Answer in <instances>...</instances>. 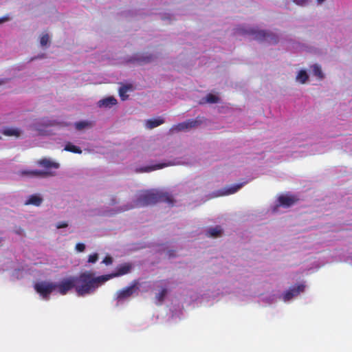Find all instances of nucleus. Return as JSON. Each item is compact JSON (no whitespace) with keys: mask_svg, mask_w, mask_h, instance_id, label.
Masks as SVG:
<instances>
[{"mask_svg":"<svg viewBox=\"0 0 352 352\" xmlns=\"http://www.w3.org/2000/svg\"><path fill=\"white\" fill-rule=\"evenodd\" d=\"M107 281L106 274L96 276L94 272L86 271L76 277V292L80 296L91 295Z\"/></svg>","mask_w":352,"mask_h":352,"instance_id":"nucleus-1","label":"nucleus"},{"mask_svg":"<svg viewBox=\"0 0 352 352\" xmlns=\"http://www.w3.org/2000/svg\"><path fill=\"white\" fill-rule=\"evenodd\" d=\"M153 199L154 191L153 189L139 191L136 193L135 199L130 204L124 206L122 210L125 211L147 206Z\"/></svg>","mask_w":352,"mask_h":352,"instance_id":"nucleus-2","label":"nucleus"},{"mask_svg":"<svg viewBox=\"0 0 352 352\" xmlns=\"http://www.w3.org/2000/svg\"><path fill=\"white\" fill-rule=\"evenodd\" d=\"M56 283L48 280H37L34 287L43 300H47L52 294L56 293Z\"/></svg>","mask_w":352,"mask_h":352,"instance_id":"nucleus-3","label":"nucleus"},{"mask_svg":"<svg viewBox=\"0 0 352 352\" xmlns=\"http://www.w3.org/2000/svg\"><path fill=\"white\" fill-rule=\"evenodd\" d=\"M298 201L296 196L291 193H283L278 195L275 201L270 206V210L273 213L279 212V208H289L294 206Z\"/></svg>","mask_w":352,"mask_h":352,"instance_id":"nucleus-4","label":"nucleus"},{"mask_svg":"<svg viewBox=\"0 0 352 352\" xmlns=\"http://www.w3.org/2000/svg\"><path fill=\"white\" fill-rule=\"evenodd\" d=\"M248 32L252 35L253 38L260 41H265L271 44L276 43L278 41V35L271 31L251 28Z\"/></svg>","mask_w":352,"mask_h":352,"instance_id":"nucleus-5","label":"nucleus"},{"mask_svg":"<svg viewBox=\"0 0 352 352\" xmlns=\"http://www.w3.org/2000/svg\"><path fill=\"white\" fill-rule=\"evenodd\" d=\"M305 288L306 285L304 283H297L283 292L280 296V299L285 302H290L296 298L300 294L303 293Z\"/></svg>","mask_w":352,"mask_h":352,"instance_id":"nucleus-6","label":"nucleus"},{"mask_svg":"<svg viewBox=\"0 0 352 352\" xmlns=\"http://www.w3.org/2000/svg\"><path fill=\"white\" fill-rule=\"evenodd\" d=\"M138 289L137 284L133 283L117 291L114 296V299L116 301V305L120 306L124 302L128 301L133 294L137 292Z\"/></svg>","mask_w":352,"mask_h":352,"instance_id":"nucleus-7","label":"nucleus"},{"mask_svg":"<svg viewBox=\"0 0 352 352\" xmlns=\"http://www.w3.org/2000/svg\"><path fill=\"white\" fill-rule=\"evenodd\" d=\"M73 287L76 288V277L65 278L60 283H56V292L65 295Z\"/></svg>","mask_w":352,"mask_h":352,"instance_id":"nucleus-8","label":"nucleus"},{"mask_svg":"<svg viewBox=\"0 0 352 352\" xmlns=\"http://www.w3.org/2000/svg\"><path fill=\"white\" fill-rule=\"evenodd\" d=\"M133 268V265L131 263H123L117 267L116 270L111 273L106 274L108 280L113 279L116 277L122 276L125 274H127L131 272Z\"/></svg>","mask_w":352,"mask_h":352,"instance_id":"nucleus-9","label":"nucleus"},{"mask_svg":"<svg viewBox=\"0 0 352 352\" xmlns=\"http://www.w3.org/2000/svg\"><path fill=\"white\" fill-rule=\"evenodd\" d=\"M155 290V299L162 302L166 296L169 290V283L167 281H160L157 283Z\"/></svg>","mask_w":352,"mask_h":352,"instance_id":"nucleus-10","label":"nucleus"},{"mask_svg":"<svg viewBox=\"0 0 352 352\" xmlns=\"http://www.w3.org/2000/svg\"><path fill=\"white\" fill-rule=\"evenodd\" d=\"M52 34L49 31L45 30L41 32L38 37L39 46L43 49H48L52 43Z\"/></svg>","mask_w":352,"mask_h":352,"instance_id":"nucleus-11","label":"nucleus"},{"mask_svg":"<svg viewBox=\"0 0 352 352\" xmlns=\"http://www.w3.org/2000/svg\"><path fill=\"white\" fill-rule=\"evenodd\" d=\"M280 296L276 292H270L263 294L259 298V302L264 305H271L276 303L280 298Z\"/></svg>","mask_w":352,"mask_h":352,"instance_id":"nucleus-12","label":"nucleus"},{"mask_svg":"<svg viewBox=\"0 0 352 352\" xmlns=\"http://www.w3.org/2000/svg\"><path fill=\"white\" fill-rule=\"evenodd\" d=\"M244 184H236L230 186L226 187L219 191H218L214 197L226 196L234 194L239 189L242 188Z\"/></svg>","mask_w":352,"mask_h":352,"instance_id":"nucleus-13","label":"nucleus"},{"mask_svg":"<svg viewBox=\"0 0 352 352\" xmlns=\"http://www.w3.org/2000/svg\"><path fill=\"white\" fill-rule=\"evenodd\" d=\"M158 202H165L168 205H173V199L170 195L163 190H155V204Z\"/></svg>","mask_w":352,"mask_h":352,"instance_id":"nucleus-14","label":"nucleus"},{"mask_svg":"<svg viewBox=\"0 0 352 352\" xmlns=\"http://www.w3.org/2000/svg\"><path fill=\"white\" fill-rule=\"evenodd\" d=\"M54 121L47 120V119H43L40 121L38 125L35 126V129L38 132L40 135H47L50 134L49 130L46 129H43L42 126H49L54 125Z\"/></svg>","mask_w":352,"mask_h":352,"instance_id":"nucleus-15","label":"nucleus"},{"mask_svg":"<svg viewBox=\"0 0 352 352\" xmlns=\"http://www.w3.org/2000/svg\"><path fill=\"white\" fill-rule=\"evenodd\" d=\"M117 104V100L113 96H108L98 102L100 108L109 109Z\"/></svg>","mask_w":352,"mask_h":352,"instance_id":"nucleus-16","label":"nucleus"},{"mask_svg":"<svg viewBox=\"0 0 352 352\" xmlns=\"http://www.w3.org/2000/svg\"><path fill=\"white\" fill-rule=\"evenodd\" d=\"M309 76L305 69H300L296 72V82L300 84H306L309 81Z\"/></svg>","mask_w":352,"mask_h":352,"instance_id":"nucleus-17","label":"nucleus"},{"mask_svg":"<svg viewBox=\"0 0 352 352\" xmlns=\"http://www.w3.org/2000/svg\"><path fill=\"white\" fill-rule=\"evenodd\" d=\"M39 164L47 170L58 169L60 166L58 162L50 158L41 160L39 162Z\"/></svg>","mask_w":352,"mask_h":352,"instance_id":"nucleus-18","label":"nucleus"},{"mask_svg":"<svg viewBox=\"0 0 352 352\" xmlns=\"http://www.w3.org/2000/svg\"><path fill=\"white\" fill-rule=\"evenodd\" d=\"M197 124V122L194 120H188L182 123H179L175 126V129L177 131H186L190 129L195 127Z\"/></svg>","mask_w":352,"mask_h":352,"instance_id":"nucleus-19","label":"nucleus"},{"mask_svg":"<svg viewBox=\"0 0 352 352\" xmlns=\"http://www.w3.org/2000/svg\"><path fill=\"white\" fill-rule=\"evenodd\" d=\"M3 134L7 136L18 138L21 134V131L16 127H5L2 130Z\"/></svg>","mask_w":352,"mask_h":352,"instance_id":"nucleus-20","label":"nucleus"},{"mask_svg":"<svg viewBox=\"0 0 352 352\" xmlns=\"http://www.w3.org/2000/svg\"><path fill=\"white\" fill-rule=\"evenodd\" d=\"M221 102V98L217 94H208L206 96L205 98H202L201 103H219Z\"/></svg>","mask_w":352,"mask_h":352,"instance_id":"nucleus-21","label":"nucleus"},{"mask_svg":"<svg viewBox=\"0 0 352 352\" xmlns=\"http://www.w3.org/2000/svg\"><path fill=\"white\" fill-rule=\"evenodd\" d=\"M43 202V199L40 195H33L30 196L25 202V205H34L39 206Z\"/></svg>","mask_w":352,"mask_h":352,"instance_id":"nucleus-22","label":"nucleus"},{"mask_svg":"<svg viewBox=\"0 0 352 352\" xmlns=\"http://www.w3.org/2000/svg\"><path fill=\"white\" fill-rule=\"evenodd\" d=\"M132 90V86L131 85L121 86L119 89V95L122 100H126L128 98L127 93Z\"/></svg>","mask_w":352,"mask_h":352,"instance_id":"nucleus-23","label":"nucleus"},{"mask_svg":"<svg viewBox=\"0 0 352 352\" xmlns=\"http://www.w3.org/2000/svg\"><path fill=\"white\" fill-rule=\"evenodd\" d=\"M156 252H161V254L164 256H171L173 255V253L169 250L168 247L164 245H155Z\"/></svg>","mask_w":352,"mask_h":352,"instance_id":"nucleus-24","label":"nucleus"},{"mask_svg":"<svg viewBox=\"0 0 352 352\" xmlns=\"http://www.w3.org/2000/svg\"><path fill=\"white\" fill-rule=\"evenodd\" d=\"M311 69L313 74L318 79H322L324 78V74L320 65L318 64L312 65Z\"/></svg>","mask_w":352,"mask_h":352,"instance_id":"nucleus-25","label":"nucleus"},{"mask_svg":"<svg viewBox=\"0 0 352 352\" xmlns=\"http://www.w3.org/2000/svg\"><path fill=\"white\" fill-rule=\"evenodd\" d=\"M22 175H28L30 177H35V176L41 175H52L53 173L52 172L47 173V172H40V171H36V170H24L22 172Z\"/></svg>","mask_w":352,"mask_h":352,"instance_id":"nucleus-26","label":"nucleus"},{"mask_svg":"<svg viewBox=\"0 0 352 352\" xmlns=\"http://www.w3.org/2000/svg\"><path fill=\"white\" fill-rule=\"evenodd\" d=\"M157 14L159 18L165 22H170L175 19L174 16L170 12H159Z\"/></svg>","mask_w":352,"mask_h":352,"instance_id":"nucleus-27","label":"nucleus"},{"mask_svg":"<svg viewBox=\"0 0 352 352\" xmlns=\"http://www.w3.org/2000/svg\"><path fill=\"white\" fill-rule=\"evenodd\" d=\"M65 150L67 151L72 152L74 153H78V154H80L82 153V151L79 147H78L71 143H68L67 144H66V146L65 147Z\"/></svg>","mask_w":352,"mask_h":352,"instance_id":"nucleus-28","label":"nucleus"},{"mask_svg":"<svg viewBox=\"0 0 352 352\" xmlns=\"http://www.w3.org/2000/svg\"><path fill=\"white\" fill-rule=\"evenodd\" d=\"M221 232H222V229L219 226H215V227H213V228H210L208 230V233L211 236H219L221 234Z\"/></svg>","mask_w":352,"mask_h":352,"instance_id":"nucleus-29","label":"nucleus"},{"mask_svg":"<svg viewBox=\"0 0 352 352\" xmlns=\"http://www.w3.org/2000/svg\"><path fill=\"white\" fill-rule=\"evenodd\" d=\"M91 123L89 121H80L75 124L76 128L78 130H81L87 127H89Z\"/></svg>","mask_w":352,"mask_h":352,"instance_id":"nucleus-30","label":"nucleus"},{"mask_svg":"<svg viewBox=\"0 0 352 352\" xmlns=\"http://www.w3.org/2000/svg\"><path fill=\"white\" fill-rule=\"evenodd\" d=\"M98 260V254L94 253L88 256L87 262L89 263H96Z\"/></svg>","mask_w":352,"mask_h":352,"instance_id":"nucleus-31","label":"nucleus"},{"mask_svg":"<svg viewBox=\"0 0 352 352\" xmlns=\"http://www.w3.org/2000/svg\"><path fill=\"white\" fill-rule=\"evenodd\" d=\"M314 153H315L313 152L312 151L309 152V154H314ZM308 155V153H305L304 151L300 150V151H296L295 152L294 157H302V156H305V155Z\"/></svg>","mask_w":352,"mask_h":352,"instance_id":"nucleus-32","label":"nucleus"},{"mask_svg":"<svg viewBox=\"0 0 352 352\" xmlns=\"http://www.w3.org/2000/svg\"><path fill=\"white\" fill-rule=\"evenodd\" d=\"M85 248L86 246L84 243H78L76 245L75 250L78 252H82L85 251Z\"/></svg>","mask_w":352,"mask_h":352,"instance_id":"nucleus-33","label":"nucleus"},{"mask_svg":"<svg viewBox=\"0 0 352 352\" xmlns=\"http://www.w3.org/2000/svg\"><path fill=\"white\" fill-rule=\"evenodd\" d=\"M68 226V223L66 221H60L56 223V228L57 229L65 228Z\"/></svg>","mask_w":352,"mask_h":352,"instance_id":"nucleus-34","label":"nucleus"},{"mask_svg":"<svg viewBox=\"0 0 352 352\" xmlns=\"http://www.w3.org/2000/svg\"><path fill=\"white\" fill-rule=\"evenodd\" d=\"M293 1L299 6H306L309 3V0H293Z\"/></svg>","mask_w":352,"mask_h":352,"instance_id":"nucleus-35","label":"nucleus"},{"mask_svg":"<svg viewBox=\"0 0 352 352\" xmlns=\"http://www.w3.org/2000/svg\"><path fill=\"white\" fill-rule=\"evenodd\" d=\"M102 263H104L106 265H109L112 264L113 263V258L111 256H106L103 261H102Z\"/></svg>","mask_w":352,"mask_h":352,"instance_id":"nucleus-36","label":"nucleus"},{"mask_svg":"<svg viewBox=\"0 0 352 352\" xmlns=\"http://www.w3.org/2000/svg\"><path fill=\"white\" fill-rule=\"evenodd\" d=\"M146 127L148 129H153L154 128V120H148L146 122Z\"/></svg>","mask_w":352,"mask_h":352,"instance_id":"nucleus-37","label":"nucleus"},{"mask_svg":"<svg viewBox=\"0 0 352 352\" xmlns=\"http://www.w3.org/2000/svg\"><path fill=\"white\" fill-rule=\"evenodd\" d=\"M10 80L8 78L0 77V87L8 83Z\"/></svg>","mask_w":352,"mask_h":352,"instance_id":"nucleus-38","label":"nucleus"},{"mask_svg":"<svg viewBox=\"0 0 352 352\" xmlns=\"http://www.w3.org/2000/svg\"><path fill=\"white\" fill-rule=\"evenodd\" d=\"M164 122V120L162 118H155V126L162 124Z\"/></svg>","mask_w":352,"mask_h":352,"instance_id":"nucleus-39","label":"nucleus"},{"mask_svg":"<svg viewBox=\"0 0 352 352\" xmlns=\"http://www.w3.org/2000/svg\"><path fill=\"white\" fill-rule=\"evenodd\" d=\"M14 232L19 235H23L24 232L23 230L19 227L16 228Z\"/></svg>","mask_w":352,"mask_h":352,"instance_id":"nucleus-40","label":"nucleus"},{"mask_svg":"<svg viewBox=\"0 0 352 352\" xmlns=\"http://www.w3.org/2000/svg\"><path fill=\"white\" fill-rule=\"evenodd\" d=\"M165 166H166L165 164H155V170H156V169H160V168H163V167H164Z\"/></svg>","mask_w":352,"mask_h":352,"instance_id":"nucleus-41","label":"nucleus"},{"mask_svg":"<svg viewBox=\"0 0 352 352\" xmlns=\"http://www.w3.org/2000/svg\"><path fill=\"white\" fill-rule=\"evenodd\" d=\"M14 276L16 278H20L22 277V275H19L18 274V272H15L14 274Z\"/></svg>","mask_w":352,"mask_h":352,"instance_id":"nucleus-42","label":"nucleus"},{"mask_svg":"<svg viewBox=\"0 0 352 352\" xmlns=\"http://www.w3.org/2000/svg\"><path fill=\"white\" fill-rule=\"evenodd\" d=\"M6 21V18H0V24Z\"/></svg>","mask_w":352,"mask_h":352,"instance_id":"nucleus-43","label":"nucleus"},{"mask_svg":"<svg viewBox=\"0 0 352 352\" xmlns=\"http://www.w3.org/2000/svg\"><path fill=\"white\" fill-rule=\"evenodd\" d=\"M326 0H317V2L318 4H322L323 2H324Z\"/></svg>","mask_w":352,"mask_h":352,"instance_id":"nucleus-44","label":"nucleus"}]
</instances>
